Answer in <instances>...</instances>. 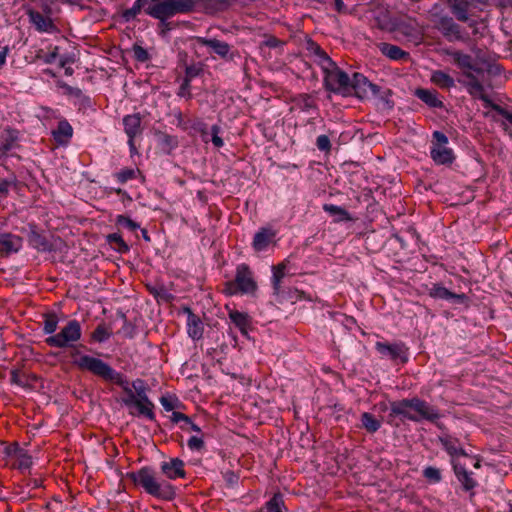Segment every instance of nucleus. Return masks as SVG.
Masks as SVG:
<instances>
[{"label":"nucleus","mask_w":512,"mask_h":512,"mask_svg":"<svg viewBox=\"0 0 512 512\" xmlns=\"http://www.w3.org/2000/svg\"><path fill=\"white\" fill-rule=\"evenodd\" d=\"M128 478L137 486L158 499L170 501L175 498V487L165 480H160L156 472L150 467H143L137 471L128 473Z\"/></svg>","instance_id":"nucleus-1"},{"label":"nucleus","mask_w":512,"mask_h":512,"mask_svg":"<svg viewBox=\"0 0 512 512\" xmlns=\"http://www.w3.org/2000/svg\"><path fill=\"white\" fill-rule=\"evenodd\" d=\"M197 0H159L149 5L145 13L158 19L162 25L168 26V18L176 14H187L196 8Z\"/></svg>","instance_id":"nucleus-2"},{"label":"nucleus","mask_w":512,"mask_h":512,"mask_svg":"<svg viewBox=\"0 0 512 512\" xmlns=\"http://www.w3.org/2000/svg\"><path fill=\"white\" fill-rule=\"evenodd\" d=\"M428 19L449 42L465 39L462 27L449 16L440 4H434L428 11Z\"/></svg>","instance_id":"nucleus-3"},{"label":"nucleus","mask_w":512,"mask_h":512,"mask_svg":"<svg viewBox=\"0 0 512 512\" xmlns=\"http://www.w3.org/2000/svg\"><path fill=\"white\" fill-rule=\"evenodd\" d=\"M79 357L74 361V364L83 371L92 373L95 376L117 385H121L126 378L116 370H114L108 363L100 358H96L86 354L77 353Z\"/></svg>","instance_id":"nucleus-4"},{"label":"nucleus","mask_w":512,"mask_h":512,"mask_svg":"<svg viewBox=\"0 0 512 512\" xmlns=\"http://www.w3.org/2000/svg\"><path fill=\"white\" fill-rule=\"evenodd\" d=\"M120 387L125 392V396L121 398V403L128 408L130 415L144 417L151 421L155 419V406L149 398L144 401L142 398L136 397L127 379L121 383Z\"/></svg>","instance_id":"nucleus-5"},{"label":"nucleus","mask_w":512,"mask_h":512,"mask_svg":"<svg viewBox=\"0 0 512 512\" xmlns=\"http://www.w3.org/2000/svg\"><path fill=\"white\" fill-rule=\"evenodd\" d=\"M321 69L324 74V86L326 90L344 97L351 95V79L333 60L330 61L329 66L326 67L325 65L321 67Z\"/></svg>","instance_id":"nucleus-6"},{"label":"nucleus","mask_w":512,"mask_h":512,"mask_svg":"<svg viewBox=\"0 0 512 512\" xmlns=\"http://www.w3.org/2000/svg\"><path fill=\"white\" fill-rule=\"evenodd\" d=\"M82 336V328L79 321L69 320L67 324L61 328L60 332L46 338L45 342L50 347L55 348H73L75 343Z\"/></svg>","instance_id":"nucleus-7"},{"label":"nucleus","mask_w":512,"mask_h":512,"mask_svg":"<svg viewBox=\"0 0 512 512\" xmlns=\"http://www.w3.org/2000/svg\"><path fill=\"white\" fill-rule=\"evenodd\" d=\"M257 289V284L253 279V274L246 264H241L236 269L234 281L226 284L225 291L234 295L237 293L251 294Z\"/></svg>","instance_id":"nucleus-8"},{"label":"nucleus","mask_w":512,"mask_h":512,"mask_svg":"<svg viewBox=\"0 0 512 512\" xmlns=\"http://www.w3.org/2000/svg\"><path fill=\"white\" fill-rule=\"evenodd\" d=\"M390 32L395 33L396 37L406 41L418 43L423 35V30L417 19L403 16L395 18Z\"/></svg>","instance_id":"nucleus-9"},{"label":"nucleus","mask_w":512,"mask_h":512,"mask_svg":"<svg viewBox=\"0 0 512 512\" xmlns=\"http://www.w3.org/2000/svg\"><path fill=\"white\" fill-rule=\"evenodd\" d=\"M488 0H448L450 12L457 21H469L477 12H482Z\"/></svg>","instance_id":"nucleus-10"},{"label":"nucleus","mask_w":512,"mask_h":512,"mask_svg":"<svg viewBox=\"0 0 512 512\" xmlns=\"http://www.w3.org/2000/svg\"><path fill=\"white\" fill-rule=\"evenodd\" d=\"M351 94L354 93L359 98H367L370 95L376 96L379 93V86L369 82L361 73H354L350 80Z\"/></svg>","instance_id":"nucleus-11"},{"label":"nucleus","mask_w":512,"mask_h":512,"mask_svg":"<svg viewBox=\"0 0 512 512\" xmlns=\"http://www.w3.org/2000/svg\"><path fill=\"white\" fill-rule=\"evenodd\" d=\"M192 40L198 45L209 47L216 55L222 59L232 60L234 57L233 53H230V45L224 41H220L215 38L208 39L200 36H195Z\"/></svg>","instance_id":"nucleus-12"},{"label":"nucleus","mask_w":512,"mask_h":512,"mask_svg":"<svg viewBox=\"0 0 512 512\" xmlns=\"http://www.w3.org/2000/svg\"><path fill=\"white\" fill-rule=\"evenodd\" d=\"M375 348L383 357H387L391 360L400 359L403 362L407 360V348L403 343L390 344L384 342H376Z\"/></svg>","instance_id":"nucleus-13"},{"label":"nucleus","mask_w":512,"mask_h":512,"mask_svg":"<svg viewBox=\"0 0 512 512\" xmlns=\"http://www.w3.org/2000/svg\"><path fill=\"white\" fill-rule=\"evenodd\" d=\"M412 410L417 413L419 420L425 419L430 422H435L440 418V413L435 407L417 397L412 398Z\"/></svg>","instance_id":"nucleus-14"},{"label":"nucleus","mask_w":512,"mask_h":512,"mask_svg":"<svg viewBox=\"0 0 512 512\" xmlns=\"http://www.w3.org/2000/svg\"><path fill=\"white\" fill-rule=\"evenodd\" d=\"M373 24L384 31H389L393 27L395 18L392 17L390 11L383 6H377L371 10Z\"/></svg>","instance_id":"nucleus-15"},{"label":"nucleus","mask_w":512,"mask_h":512,"mask_svg":"<svg viewBox=\"0 0 512 512\" xmlns=\"http://www.w3.org/2000/svg\"><path fill=\"white\" fill-rule=\"evenodd\" d=\"M446 53L452 57L454 63L459 69L462 70V72L473 70L477 74L483 73V69L474 63L471 55L463 53L459 50L447 51Z\"/></svg>","instance_id":"nucleus-16"},{"label":"nucleus","mask_w":512,"mask_h":512,"mask_svg":"<svg viewBox=\"0 0 512 512\" xmlns=\"http://www.w3.org/2000/svg\"><path fill=\"white\" fill-rule=\"evenodd\" d=\"M22 238L11 233H0V254L8 256L22 248Z\"/></svg>","instance_id":"nucleus-17"},{"label":"nucleus","mask_w":512,"mask_h":512,"mask_svg":"<svg viewBox=\"0 0 512 512\" xmlns=\"http://www.w3.org/2000/svg\"><path fill=\"white\" fill-rule=\"evenodd\" d=\"M161 471L168 479L184 478V462L179 458H172L161 463Z\"/></svg>","instance_id":"nucleus-18"},{"label":"nucleus","mask_w":512,"mask_h":512,"mask_svg":"<svg viewBox=\"0 0 512 512\" xmlns=\"http://www.w3.org/2000/svg\"><path fill=\"white\" fill-rule=\"evenodd\" d=\"M390 410L392 415L402 416L410 421L418 422L419 418L416 414H412V398L402 399L390 403Z\"/></svg>","instance_id":"nucleus-19"},{"label":"nucleus","mask_w":512,"mask_h":512,"mask_svg":"<svg viewBox=\"0 0 512 512\" xmlns=\"http://www.w3.org/2000/svg\"><path fill=\"white\" fill-rule=\"evenodd\" d=\"M30 23H32L39 32H51L55 29V25L51 18L42 15L33 9L27 11Z\"/></svg>","instance_id":"nucleus-20"},{"label":"nucleus","mask_w":512,"mask_h":512,"mask_svg":"<svg viewBox=\"0 0 512 512\" xmlns=\"http://www.w3.org/2000/svg\"><path fill=\"white\" fill-rule=\"evenodd\" d=\"M19 132L16 129L6 128L0 135V153L6 154L18 146Z\"/></svg>","instance_id":"nucleus-21"},{"label":"nucleus","mask_w":512,"mask_h":512,"mask_svg":"<svg viewBox=\"0 0 512 512\" xmlns=\"http://www.w3.org/2000/svg\"><path fill=\"white\" fill-rule=\"evenodd\" d=\"M439 442L446 450V452L452 456H466L465 450L460 445V442L457 438L452 437L449 434H443L439 436Z\"/></svg>","instance_id":"nucleus-22"},{"label":"nucleus","mask_w":512,"mask_h":512,"mask_svg":"<svg viewBox=\"0 0 512 512\" xmlns=\"http://www.w3.org/2000/svg\"><path fill=\"white\" fill-rule=\"evenodd\" d=\"M414 94L430 108H442L444 106L436 90L418 88L415 90Z\"/></svg>","instance_id":"nucleus-23"},{"label":"nucleus","mask_w":512,"mask_h":512,"mask_svg":"<svg viewBox=\"0 0 512 512\" xmlns=\"http://www.w3.org/2000/svg\"><path fill=\"white\" fill-rule=\"evenodd\" d=\"M453 469L458 481L461 483L462 488L465 491H470L474 489L477 485V482L472 478L471 473L468 472L464 466L461 464L452 461Z\"/></svg>","instance_id":"nucleus-24"},{"label":"nucleus","mask_w":512,"mask_h":512,"mask_svg":"<svg viewBox=\"0 0 512 512\" xmlns=\"http://www.w3.org/2000/svg\"><path fill=\"white\" fill-rule=\"evenodd\" d=\"M188 313L187 317V332L193 340H199L203 336V324L201 319L192 313L189 308H186Z\"/></svg>","instance_id":"nucleus-25"},{"label":"nucleus","mask_w":512,"mask_h":512,"mask_svg":"<svg viewBox=\"0 0 512 512\" xmlns=\"http://www.w3.org/2000/svg\"><path fill=\"white\" fill-rule=\"evenodd\" d=\"M141 121L142 118L139 113L126 115L123 118L124 130L128 138H135L142 132Z\"/></svg>","instance_id":"nucleus-26"},{"label":"nucleus","mask_w":512,"mask_h":512,"mask_svg":"<svg viewBox=\"0 0 512 512\" xmlns=\"http://www.w3.org/2000/svg\"><path fill=\"white\" fill-rule=\"evenodd\" d=\"M306 50L310 53V55L315 57V62L323 67L326 65H330V61L332 60L327 53L313 40L308 39L305 43Z\"/></svg>","instance_id":"nucleus-27"},{"label":"nucleus","mask_w":512,"mask_h":512,"mask_svg":"<svg viewBox=\"0 0 512 512\" xmlns=\"http://www.w3.org/2000/svg\"><path fill=\"white\" fill-rule=\"evenodd\" d=\"M200 10L206 14H216L230 7L229 0H197Z\"/></svg>","instance_id":"nucleus-28"},{"label":"nucleus","mask_w":512,"mask_h":512,"mask_svg":"<svg viewBox=\"0 0 512 512\" xmlns=\"http://www.w3.org/2000/svg\"><path fill=\"white\" fill-rule=\"evenodd\" d=\"M430 155L433 161L438 165L451 164L455 159L452 149L447 146L431 147Z\"/></svg>","instance_id":"nucleus-29"},{"label":"nucleus","mask_w":512,"mask_h":512,"mask_svg":"<svg viewBox=\"0 0 512 512\" xmlns=\"http://www.w3.org/2000/svg\"><path fill=\"white\" fill-rule=\"evenodd\" d=\"M275 237V232L269 228H261L253 238L252 246L255 251L265 250L271 240Z\"/></svg>","instance_id":"nucleus-30"},{"label":"nucleus","mask_w":512,"mask_h":512,"mask_svg":"<svg viewBox=\"0 0 512 512\" xmlns=\"http://www.w3.org/2000/svg\"><path fill=\"white\" fill-rule=\"evenodd\" d=\"M229 318L231 322L240 330L243 335L248 334V330L251 325L250 317L247 313L240 312L238 310H231L229 312Z\"/></svg>","instance_id":"nucleus-31"},{"label":"nucleus","mask_w":512,"mask_h":512,"mask_svg":"<svg viewBox=\"0 0 512 512\" xmlns=\"http://www.w3.org/2000/svg\"><path fill=\"white\" fill-rule=\"evenodd\" d=\"M28 241L33 248L40 252H49L52 250V244L48 239L34 229L29 233Z\"/></svg>","instance_id":"nucleus-32"},{"label":"nucleus","mask_w":512,"mask_h":512,"mask_svg":"<svg viewBox=\"0 0 512 512\" xmlns=\"http://www.w3.org/2000/svg\"><path fill=\"white\" fill-rule=\"evenodd\" d=\"M430 296L436 299L454 300L458 303H462L466 299L465 294H455L449 291L447 288L439 285H434L431 288Z\"/></svg>","instance_id":"nucleus-33"},{"label":"nucleus","mask_w":512,"mask_h":512,"mask_svg":"<svg viewBox=\"0 0 512 512\" xmlns=\"http://www.w3.org/2000/svg\"><path fill=\"white\" fill-rule=\"evenodd\" d=\"M378 47L383 55L387 56L392 60H402L409 58V53L402 50L400 47L396 45H392L389 43H380Z\"/></svg>","instance_id":"nucleus-34"},{"label":"nucleus","mask_w":512,"mask_h":512,"mask_svg":"<svg viewBox=\"0 0 512 512\" xmlns=\"http://www.w3.org/2000/svg\"><path fill=\"white\" fill-rule=\"evenodd\" d=\"M465 88L467 89L469 95H471L474 98L482 100L486 107L492 108V106L494 105L492 100L485 94L484 86L480 81L466 84Z\"/></svg>","instance_id":"nucleus-35"},{"label":"nucleus","mask_w":512,"mask_h":512,"mask_svg":"<svg viewBox=\"0 0 512 512\" xmlns=\"http://www.w3.org/2000/svg\"><path fill=\"white\" fill-rule=\"evenodd\" d=\"M73 129L67 121H60L57 129L52 132V135L56 142L62 144L71 138Z\"/></svg>","instance_id":"nucleus-36"},{"label":"nucleus","mask_w":512,"mask_h":512,"mask_svg":"<svg viewBox=\"0 0 512 512\" xmlns=\"http://www.w3.org/2000/svg\"><path fill=\"white\" fill-rule=\"evenodd\" d=\"M11 383L16 384L20 387L27 388L33 385V382L36 380V377L30 374H27L21 370H13L11 372Z\"/></svg>","instance_id":"nucleus-37"},{"label":"nucleus","mask_w":512,"mask_h":512,"mask_svg":"<svg viewBox=\"0 0 512 512\" xmlns=\"http://www.w3.org/2000/svg\"><path fill=\"white\" fill-rule=\"evenodd\" d=\"M431 81L440 88L450 89L455 86L454 79L441 70H436L432 73Z\"/></svg>","instance_id":"nucleus-38"},{"label":"nucleus","mask_w":512,"mask_h":512,"mask_svg":"<svg viewBox=\"0 0 512 512\" xmlns=\"http://www.w3.org/2000/svg\"><path fill=\"white\" fill-rule=\"evenodd\" d=\"M362 427L369 433H375L381 427V422L373 414L364 412L361 415Z\"/></svg>","instance_id":"nucleus-39"},{"label":"nucleus","mask_w":512,"mask_h":512,"mask_svg":"<svg viewBox=\"0 0 512 512\" xmlns=\"http://www.w3.org/2000/svg\"><path fill=\"white\" fill-rule=\"evenodd\" d=\"M106 242L111 245V247L119 252V253H126L129 251V246L126 244V242L123 240L122 236L118 233H112L108 234L106 236Z\"/></svg>","instance_id":"nucleus-40"},{"label":"nucleus","mask_w":512,"mask_h":512,"mask_svg":"<svg viewBox=\"0 0 512 512\" xmlns=\"http://www.w3.org/2000/svg\"><path fill=\"white\" fill-rule=\"evenodd\" d=\"M221 128L218 125H213L210 132H202V136L205 142L209 140L213 143L216 148H221L224 145L223 139L220 137Z\"/></svg>","instance_id":"nucleus-41"},{"label":"nucleus","mask_w":512,"mask_h":512,"mask_svg":"<svg viewBox=\"0 0 512 512\" xmlns=\"http://www.w3.org/2000/svg\"><path fill=\"white\" fill-rule=\"evenodd\" d=\"M323 209L330 215L336 216L339 221L351 219L349 213L340 206L333 204H324Z\"/></svg>","instance_id":"nucleus-42"},{"label":"nucleus","mask_w":512,"mask_h":512,"mask_svg":"<svg viewBox=\"0 0 512 512\" xmlns=\"http://www.w3.org/2000/svg\"><path fill=\"white\" fill-rule=\"evenodd\" d=\"M58 326V317L54 313L46 314L43 321V331L50 336L56 331Z\"/></svg>","instance_id":"nucleus-43"},{"label":"nucleus","mask_w":512,"mask_h":512,"mask_svg":"<svg viewBox=\"0 0 512 512\" xmlns=\"http://www.w3.org/2000/svg\"><path fill=\"white\" fill-rule=\"evenodd\" d=\"M110 336L111 332L103 324L98 325L91 334L92 340L98 343H103L107 341L110 338Z\"/></svg>","instance_id":"nucleus-44"},{"label":"nucleus","mask_w":512,"mask_h":512,"mask_svg":"<svg viewBox=\"0 0 512 512\" xmlns=\"http://www.w3.org/2000/svg\"><path fill=\"white\" fill-rule=\"evenodd\" d=\"M115 223L116 225L126 228L131 232H135L140 228V225L137 222L124 215H118Z\"/></svg>","instance_id":"nucleus-45"},{"label":"nucleus","mask_w":512,"mask_h":512,"mask_svg":"<svg viewBox=\"0 0 512 512\" xmlns=\"http://www.w3.org/2000/svg\"><path fill=\"white\" fill-rule=\"evenodd\" d=\"M423 476L431 483H439L442 480L440 469L433 466L426 467Z\"/></svg>","instance_id":"nucleus-46"},{"label":"nucleus","mask_w":512,"mask_h":512,"mask_svg":"<svg viewBox=\"0 0 512 512\" xmlns=\"http://www.w3.org/2000/svg\"><path fill=\"white\" fill-rule=\"evenodd\" d=\"M150 291L158 300L170 302L174 298L173 295L169 293L168 290L163 285L153 287L150 289Z\"/></svg>","instance_id":"nucleus-47"},{"label":"nucleus","mask_w":512,"mask_h":512,"mask_svg":"<svg viewBox=\"0 0 512 512\" xmlns=\"http://www.w3.org/2000/svg\"><path fill=\"white\" fill-rule=\"evenodd\" d=\"M122 319L124 321L123 326L119 330V333L124 337L132 339L136 334V327L127 320L126 316L122 314Z\"/></svg>","instance_id":"nucleus-48"},{"label":"nucleus","mask_w":512,"mask_h":512,"mask_svg":"<svg viewBox=\"0 0 512 512\" xmlns=\"http://www.w3.org/2000/svg\"><path fill=\"white\" fill-rule=\"evenodd\" d=\"M17 460H18L17 467L21 470L29 469L32 465L31 456L28 455L25 451H23L21 449L18 450V452H17Z\"/></svg>","instance_id":"nucleus-49"},{"label":"nucleus","mask_w":512,"mask_h":512,"mask_svg":"<svg viewBox=\"0 0 512 512\" xmlns=\"http://www.w3.org/2000/svg\"><path fill=\"white\" fill-rule=\"evenodd\" d=\"M132 387L134 389L133 392L135 393L136 397L142 398V400L146 401V398H148V396L146 393L147 388L145 386L144 381L141 379H137L133 381Z\"/></svg>","instance_id":"nucleus-50"},{"label":"nucleus","mask_w":512,"mask_h":512,"mask_svg":"<svg viewBox=\"0 0 512 512\" xmlns=\"http://www.w3.org/2000/svg\"><path fill=\"white\" fill-rule=\"evenodd\" d=\"M203 71L201 64H192L186 66L185 79L191 81L193 78L199 76Z\"/></svg>","instance_id":"nucleus-51"},{"label":"nucleus","mask_w":512,"mask_h":512,"mask_svg":"<svg viewBox=\"0 0 512 512\" xmlns=\"http://www.w3.org/2000/svg\"><path fill=\"white\" fill-rule=\"evenodd\" d=\"M134 58L139 62H146L149 59V54L146 49L140 45H134L133 48Z\"/></svg>","instance_id":"nucleus-52"},{"label":"nucleus","mask_w":512,"mask_h":512,"mask_svg":"<svg viewBox=\"0 0 512 512\" xmlns=\"http://www.w3.org/2000/svg\"><path fill=\"white\" fill-rule=\"evenodd\" d=\"M433 143H432V147H443V146H447L448 144V138L447 136L440 132V131H434L433 132Z\"/></svg>","instance_id":"nucleus-53"},{"label":"nucleus","mask_w":512,"mask_h":512,"mask_svg":"<svg viewBox=\"0 0 512 512\" xmlns=\"http://www.w3.org/2000/svg\"><path fill=\"white\" fill-rule=\"evenodd\" d=\"M316 146L320 151H330L331 143L329 137L327 135L318 136L316 139Z\"/></svg>","instance_id":"nucleus-54"},{"label":"nucleus","mask_w":512,"mask_h":512,"mask_svg":"<svg viewBox=\"0 0 512 512\" xmlns=\"http://www.w3.org/2000/svg\"><path fill=\"white\" fill-rule=\"evenodd\" d=\"M476 74L477 73L474 72L473 70L462 72V76L464 77V79H458V82L460 84H462L464 87L466 86V84H470L473 82H479L480 80L478 79Z\"/></svg>","instance_id":"nucleus-55"},{"label":"nucleus","mask_w":512,"mask_h":512,"mask_svg":"<svg viewBox=\"0 0 512 512\" xmlns=\"http://www.w3.org/2000/svg\"><path fill=\"white\" fill-rule=\"evenodd\" d=\"M300 105L303 110H310L316 107L315 99L308 94H303L300 96Z\"/></svg>","instance_id":"nucleus-56"},{"label":"nucleus","mask_w":512,"mask_h":512,"mask_svg":"<svg viewBox=\"0 0 512 512\" xmlns=\"http://www.w3.org/2000/svg\"><path fill=\"white\" fill-rule=\"evenodd\" d=\"M116 177L120 183H125L135 177V170L133 169H122L116 174Z\"/></svg>","instance_id":"nucleus-57"},{"label":"nucleus","mask_w":512,"mask_h":512,"mask_svg":"<svg viewBox=\"0 0 512 512\" xmlns=\"http://www.w3.org/2000/svg\"><path fill=\"white\" fill-rule=\"evenodd\" d=\"M188 447L191 450H201L204 447V441L201 437L192 436L188 439Z\"/></svg>","instance_id":"nucleus-58"},{"label":"nucleus","mask_w":512,"mask_h":512,"mask_svg":"<svg viewBox=\"0 0 512 512\" xmlns=\"http://www.w3.org/2000/svg\"><path fill=\"white\" fill-rule=\"evenodd\" d=\"M492 109L495 110L499 115L505 118L512 125V113L508 112L507 110L496 104L492 106Z\"/></svg>","instance_id":"nucleus-59"},{"label":"nucleus","mask_w":512,"mask_h":512,"mask_svg":"<svg viewBox=\"0 0 512 512\" xmlns=\"http://www.w3.org/2000/svg\"><path fill=\"white\" fill-rule=\"evenodd\" d=\"M171 420L174 423H179L181 421H183L185 423H190V418L187 415H185L181 412H175V411L172 413Z\"/></svg>","instance_id":"nucleus-60"},{"label":"nucleus","mask_w":512,"mask_h":512,"mask_svg":"<svg viewBox=\"0 0 512 512\" xmlns=\"http://www.w3.org/2000/svg\"><path fill=\"white\" fill-rule=\"evenodd\" d=\"M463 23H467L468 26L472 29V33L474 35L478 34L479 33V30H478V24L481 22L483 23L484 22V19H481L480 21L476 20V19H473V17H469V21H462Z\"/></svg>","instance_id":"nucleus-61"},{"label":"nucleus","mask_w":512,"mask_h":512,"mask_svg":"<svg viewBox=\"0 0 512 512\" xmlns=\"http://www.w3.org/2000/svg\"><path fill=\"white\" fill-rule=\"evenodd\" d=\"M58 50L59 48L56 46L53 48V51L46 54L42 59L44 61V63L46 64H51L55 61V59L57 58L58 56Z\"/></svg>","instance_id":"nucleus-62"},{"label":"nucleus","mask_w":512,"mask_h":512,"mask_svg":"<svg viewBox=\"0 0 512 512\" xmlns=\"http://www.w3.org/2000/svg\"><path fill=\"white\" fill-rule=\"evenodd\" d=\"M284 268L283 264L278 265L277 267H273V277L272 280H278L281 282V279L284 277Z\"/></svg>","instance_id":"nucleus-63"},{"label":"nucleus","mask_w":512,"mask_h":512,"mask_svg":"<svg viewBox=\"0 0 512 512\" xmlns=\"http://www.w3.org/2000/svg\"><path fill=\"white\" fill-rule=\"evenodd\" d=\"M161 405L166 411H172L175 408L174 400L167 398V397H161L160 399Z\"/></svg>","instance_id":"nucleus-64"}]
</instances>
